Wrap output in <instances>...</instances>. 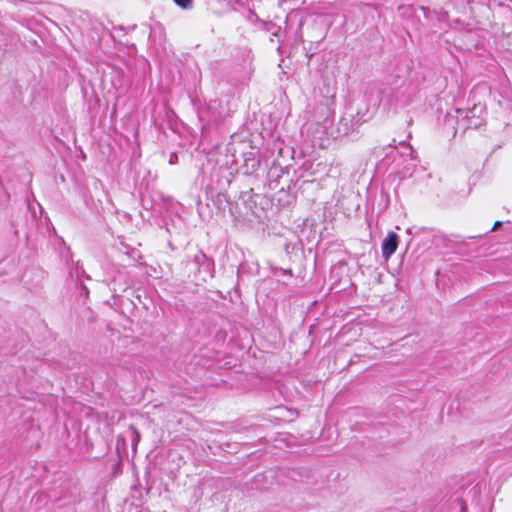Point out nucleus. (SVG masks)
Returning a JSON list of instances; mask_svg holds the SVG:
<instances>
[{"label": "nucleus", "instance_id": "obj_1", "mask_svg": "<svg viewBox=\"0 0 512 512\" xmlns=\"http://www.w3.org/2000/svg\"><path fill=\"white\" fill-rule=\"evenodd\" d=\"M399 236L391 231L382 242V256L388 260L397 250Z\"/></svg>", "mask_w": 512, "mask_h": 512}, {"label": "nucleus", "instance_id": "obj_2", "mask_svg": "<svg viewBox=\"0 0 512 512\" xmlns=\"http://www.w3.org/2000/svg\"><path fill=\"white\" fill-rule=\"evenodd\" d=\"M120 251L128 255L130 258L136 260L140 257V254L134 248H130L127 244L121 243Z\"/></svg>", "mask_w": 512, "mask_h": 512}, {"label": "nucleus", "instance_id": "obj_3", "mask_svg": "<svg viewBox=\"0 0 512 512\" xmlns=\"http://www.w3.org/2000/svg\"><path fill=\"white\" fill-rule=\"evenodd\" d=\"M85 274V271L79 263H76L73 267L70 268V275L75 278L76 281L80 280V277Z\"/></svg>", "mask_w": 512, "mask_h": 512}, {"label": "nucleus", "instance_id": "obj_4", "mask_svg": "<svg viewBox=\"0 0 512 512\" xmlns=\"http://www.w3.org/2000/svg\"><path fill=\"white\" fill-rule=\"evenodd\" d=\"M206 260L207 257L202 251H198L193 257L194 263L198 266L202 265Z\"/></svg>", "mask_w": 512, "mask_h": 512}, {"label": "nucleus", "instance_id": "obj_5", "mask_svg": "<svg viewBox=\"0 0 512 512\" xmlns=\"http://www.w3.org/2000/svg\"><path fill=\"white\" fill-rule=\"evenodd\" d=\"M174 2L183 9H189L192 7V0H174Z\"/></svg>", "mask_w": 512, "mask_h": 512}, {"label": "nucleus", "instance_id": "obj_6", "mask_svg": "<svg viewBox=\"0 0 512 512\" xmlns=\"http://www.w3.org/2000/svg\"><path fill=\"white\" fill-rule=\"evenodd\" d=\"M274 275L275 276H292V272L291 270H286V269H275L274 271Z\"/></svg>", "mask_w": 512, "mask_h": 512}, {"label": "nucleus", "instance_id": "obj_7", "mask_svg": "<svg viewBox=\"0 0 512 512\" xmlns=\"http://www.w3.org/2000/svg\"><path fill=\"white\" fill-rule=\"evenodd\" d=\"M79 291H80V295L81 296L88 297L89 290H88V288L85 285L81 284L80 288H79Z\"/></svg>", "mask_w": 512, "mask_h": 512}, {"label": "nucleus", "instance_id": "obj_8", "mask_svg": "<svg viewBox=\"0 0 512 512\" xmlns=\"http://www.w3.org/2000/svg\"><path fill=\"white\" fill-rule=\"evenodd\" d=\"M421 10L423 11L424 16H425L426 18H429V17H430V15H431V13H432V12H431L428 8L421 7Z\"/></svg>", "mask_w": 512, "mask_h": 512}, {"label": "nucleus", "instance_id": "obj_9", "mask_svg": "<svg viewBox=\"0 0 512 512\" xmlns=\"http://www.w3.org/2000/svg\"><path fill=\"white\" fill-rule=\"evenodd\" d=\"M502 225V222L501 221H497L495 222L493 228H492V231L496 230L498 227H500Z\"/></svg>", "mask_w": 512, "mask_h": 512}]
</instances>
